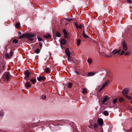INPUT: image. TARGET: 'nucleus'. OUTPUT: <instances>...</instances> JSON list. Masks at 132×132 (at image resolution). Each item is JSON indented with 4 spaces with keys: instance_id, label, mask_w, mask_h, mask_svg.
I'll return each instance as SVG.
<instances>
[{
    "instance_id": "nucleus-1",
    "label": "nucleus",
    "mask_w": 132,
    "mask_h": 132,
    "mask_svg": "<svg viewBox=\"0 0 132 132\" xmlns=\"http://www.w3.org/2000/svg\"><path fill=\"white\" fill-rule=\"evenodd\" d=\"M10 75L8 73H5L3 74L1 81H9L10 78Z\"/></svg>"
},
{
    "instance_id": "nucleus-2",
    "label": "nucleus",
    "mask_w": 132,
    "mask_h": 132,
    "mask_svg": "<svg viewBox=\"0 0 132 132\" xmlns=\"http://www.w3.org/2000/svg\"><path fill=\"white\" fill-rule=\"evenodd\" d=\"M30 74V72H29L27 70H26L24 71V74L25 75V76L24 77V79L28 80L29 79V77Z\"/></svg>"
},
{
    "instance_id": "nucleus-3",
    "label": "nucleus",
    "mask_w": 132,
    "mask_h": 132,
    "mask_svg": "<svg viewBox=\"0 0 132 132\" xmlns=\"http://www.w3.org/2000/svg\"><path fill=\"white\" fill-rule=\"evenodd\" d=\"M122 46L123 47V49L127 51L128 49V47L127 44L125 41H123L122 43Z\"/></svg>"
},
{
    "instance_id": "nucleus-4",
    "label": "nucleus",
    "mask_w": 132,
    "mask_h": 132,
    "mask_svg": "<svg viewBox=\"0 0 132 132\" xmlns=\"http://www.w3.org/2000/svg\"><path fill=\"white\" fill-rule=\"evenodd\" d=\"M129 90L127 88L123 89L122 91V93L123 95L126 97L128 95V93Z\"/></svg>"
},
{
    "instance_id": "nucleus-5",
    "label": "nucleus",
    "mask_w": 132,
    "mask_h": 132,
    "mask_svg": "<svg viewBox=\"0 0 132 132\" xmlns=\"http://www.w3.org/2000/svg\"><path fill=\"white\" fill-rule=\"evenodd\" d=\"M63 31L64 34V37L68 39L69 38V34L67 32L66 29H63Z\"/></svg>"
},
{
    "instance_id": "nucleus-6",
    "label": "nucleus",
    "mask_w": 132,
    "mask_h": 132,
    "mask_svg": "<svg viewBox=\"0 0 132 132\" xmlns=\"http://www.w3.org/2000/svg\"><path fill=\"white\" fill-rule=\"evenodd\" d=\"M98 122L99 125L101 126H102L103 123V120L101 118H99L98 120Z\"/></svg>"
},
{
    "instance_id": "nucleus-7",
    "label": "nucleus",
    "mask_w": 132,
    "mask_h": 132,
    "mask_svg": "<svg viewBox=\"0 0 132 132\" xmlns=\"http://www.w3.org/2000/svg\"><path fill=\"white\" fill-rule=\"evenodd\" d=\"M65 52L68 57H70V53L69 51V48H67L65 49Z\"/></svg>"
},
{
    "instance_id": "nucleus-8",
    "label": "nucleus",
    "mask_w": 132,
    "mask_h": 132,
    "mask_svg": "<svg viewBox=\"0 0 132 132\" xmlns=\"http://www.w3.org/2000/svg\"><path fill=\"white\" fill-rule=\"evenodd\" d=\"M35 35L34 34H26V37L28 39L34 37Z\"/></svg>"
},
{
    "instance_id": "nucleus-9",
    "label": "nucleus",
    "mask_w": 132,
    "mask_h": 132,
    "mask_svg": "<svg viewBox=\"0 0 132 132\" xmlns=\"http://www.w3.org/2000/svg\"><path fill=\"white\" fill-rule=\"evenodd\" d=\"M75 25L76 27L77 28H79L80 29H81L82 27V25L80 24L79 25H78L76 22H75Z\"/></svg>"
},
{
    "instance_id": "nucleus-10",
    "label": "nucleus",
    "mask_w": 132,
    "mask_h": 132,
    "mask_svg": "<svg viewBox=\"0 0 132 132\" xmlns=\"http://www.w3.org/2000/svg\"><path fill=\"white\" fill-rule=\"evenodd\" d=\"M67 20H65V19L63 18L61 19L60 21V24L61 25H63L65 23V22Z\"/></svg>"
},
{
    "instance_id": "nucleus-11",
    "label": "nucleus",
    "mask_w": 132,
    "mask_h": 132,
    "mask_svg": "<svg viewBox=\"0 0 132 132\" xmlns=\"http://www.w3.org/2000/svg\"><path fill=\"white\" fill-rule=\"evenodd\" d=\"M64 123V121L63 120H58V125H61Z\"/></svg>"
},
{
    "instance_id": "nucleus-12",
    "label": "nucleus",
    "mask_w": 132,
    "mask_h": 132,
    "mask_svg": "<svg viewBox=\"0 0 132 132\" xmlns=\"http://www.w3.org/2000/svg\"><path fill=\"white\" fill-rule=\"evenodd\" d=\"M44 37L46 38H51V36L50 34H48L44 35Z\"/></svg>"
},
{
    "instance_id": "nucleus-13",
    "label": "nucleus",
    "mask_w": 132,
    "mask_h": 132,
    "mask_svg": "<svg viewBox=\"0 0 132 132\" xmlns=\"http://www.w3.org/2000/svg\"><path fill=\"white\" fill-rule=\"evenodd\" d=\"M112 53L113 55H118L117 50L115 49L112 52Z\"/></svg>"
},
{
    "instance_id": "nucleus-14",
    "label": "nucleus",
    "mask_w": 132,
    "mask_h": 132,
    "mask_svg": "<svg viewBox=\"0 0 132 132\" xmlns=\"http://www.w3.org/2000/svg\"><path fill=\"white\" fill-rule=\"evenodd\" d=\"M66 41L65 39H62L60 40V43L62 45H64L66 44Z\"/></svg>"
},
{
    "instance_id": "nucleus-15",
    "label": "nucleus",
    "mask_w": 132,
    "mask_h": 132,
    "mask_svg": "<svg viewBox=\"0 0 132 132\" xmlns=\"http://www.w3.org/2000/svg\"><path fill=\"white\" fill-rule=\"evenodd\" d=\"M85 31L84 30L82 32V36L84 37L85 38H88V37L87 35L85 34Z\"/></svg>"
},
{
    "instance_id": "nucleus-16",
    "label": "nucleus",
    "mask_w": 132,
    "mask_h": 132,
    "mask_svg": "<svg viewBox=\"0 0 132 132\" xmlns=\"http://www.w3.org/2000/svg\"><path fill=\"white\" fill-rule=\"evenodd\" d=\"M44 71L45 72L48 73H50V69L48 68H46L44 70Z\"/></svg>"
},
{
    "instance_id": "nucleus-17",
    "label": "nucleus",
    "mask_w": 132,
    "mask_h": 132,
    "mask_svg": "<svg viewBox=\"0 0 132 132\" xmlns=\"http://www.w3.org/2000/svg\"><path fill=\"white\" fill-rule=\"evenodd\" d=\"M108 97H106L104 98L102 101V103H104L108 101Z\"/></svg>"
},
{
    "instance_id": "nucleus-18",
    "label": "nucleus",
    "mask_w": 132,
    "mask_h": 132,
    "mask_svg": "<svg viewBox=\"0 0 132 132\" xmlns=\"http://www.w3.org/2000/svg\"><path fill=\"white\" fill-rule=\"evenodd\" d=\"M94 75V73L91 72L88 73L87 76H90Z\"/></svg>"
},
{
    "instance_id": "nucleus-19",
    "label": "nucleus",
    "mask_w": 132,
    "mask_h": 132,
    "mask_svg": "<svg viewBox=\"0 0 132 132\" xmlns=\"http://www.w3.org/2000/svg\"><path fill=\"white\" fill-rule=\"evenodd\" d=\"M25 37H26V34H24L19 37V39L23 38Z\"/></svg>"
},
{
    "instance_id": "nucleus-20",
    "label": "nucleus",
    "mask_w": 132,
    "mask_h": 132,
    "mask_svg": "<svg viewBox=\"0 0 132 132\" xmlns=\"http://www.w3.org/2000/svg\"><path fill=\"white\" fill-rule=\"evenodd\" d=\"M103 114L105 116H108L109 115V113L107 111L105 110L103 111Z\"/></svg>"
},
{
    "instance_id": "nucleus-21",
    "label": "nucleus",
    "mask_w": 132,
    "mask_h": 132,
    "mask_svg": "<svg viewBox=\"0 0 132 132\" xmlns=\"http://www.w3.org/2000/svg\"><path fill=\"white\" fill-rule=\"evenodd\" d=\"M26 87H31V86L30 85L29 82H27L26 84Z\"/></svg>"
},
{
    "instance_id": "nucleus-22",
    "label": "nucleus",
    "mask_w": 132,
    "mask_h": 132,
    "mask_svg": "<svg viewBox=\"0 0 132 132\" xmlns=\"http://www.w3.org/2000/svg\"><path fill=\"white\" fill-rule=\"evenodd\" d=\"M30 81L32 82V84H34L35 83L36 81V79H31L30 80Z\"/></svg>"
},
{
    "instance_id": "nucleus-23",
    "label": "nucleus",
    "mask_w": 132,
    "mask_h": 132,
    "mask_svg": "<svg viewBox=\"0 0 132 132\" xmlns=\"http://www.w3.org/2000/svg\"><path fill=\"white\" fill-rule=\"evenodd\" d=\"M105 87L104 86V85H103L100 88V89L98 90V92H101L103 89V88H104Z\"/></svg>"
},
{
    "instance_id": "nucleus-24",
    "label": "nucleus",
    "mask_w": 132,
    "mask_h": 132,
    "mask_svg": "<svg viewBox=\"0 0 132 132\" xmlns=\"http://www.w3.org/2000/svg\"><path fill=\"white\" fill-rule=\"evenodd\" d=\"M37 79L38 81H40L42 80L43 78L42 77L39 76L37 78Z\"/></svg>"
},
{
    "instance_id": "nucleus-25",
    "label": "nucleus",
    "mask_w": 132,
    "mask_h": 132,
    "mask_svg": "<svg viewBox=\"0 0 132 132\" xmlns=\"http://www.w3.org/2000/svg\"><path fill=\"white\" fill-rule=\"evenodd\" d=\"M4 114V112L1 110L0 111V117H2L3 116Z\"/></svg>"
},
{
    "instance_id": "nucleus-26",
    "label": "nucleus",
    "mask_w": 132,
    "mask_h": 132,
    "mask_svg": "<svg viewBox=\"0 0 132 132\" xmlns=\"http://www.w3.org/2000/svg\"><path fill=\"white\" fill-rule=\"evenodd\" d=\"M34 51L36 53L38 54L40 52V50L39 48H37L36 50H35Z\"/></svg>"
},
{
    "instance_id": "nucleus-27",
    "label": "nucleus",
    "mask_w": 132,
    "mask_h": 132,
    "mask_svg": "<svg viewBox=\"0 0 132 132\" xmlns=\"http://www.w3.org/2000/svg\"><path fill=\"white\" fill-rule=\"evenodd\" d=\"M119 101L120 102H123L125 101L124 99L122 97H120L119 100Z\"/></svg>"
},
{
    "instance_id": "nucleus-28",
    "label": "nucleus",
    "mask_w": 132,
    "mask_h": 132,
    "mask_svg": "<svg viewBox=\"0 0 132 132\" xmlns=\"http://www.w3.org/2000/svg\"><path fill=\"white\" fill-rule=\"evenodd\" d=\"M117 100V98L114 99L113 101L112 104H115L116 103H118Z\"/></svg>"
},
{
    "instance_id": "nucleus-29",
    "label": "nucleus",
    "mask_w": 132,
    "mask_h": 132,
    "mask_svg": "<svg viewBox=\"0 0 132 132\" xmlns=\"http://www.w3.org/2000/svg\"><path fill=\"white\" fill-rule=\"evenodd\" d=\"M93 126L95 129H96L98 128V125L96 123L94 124Z\"/></svg>"
},
{
    "instance_id": "nucleus-30",
    "label": "nucleus",
    "mask_w": 132,
    "mask_h": 132,
    "mask_svg": "<svg viewBox=\"0 0 132 132\" xmlns=\"http://www.w3.org/2000/svg\"><path fill=\"white\" fill-rule=\"evenodd\" d=\"M110 81L109 80H107L105 82V84L103 85L105 87L109 83Z\"/></svg>"
},
{
    "instance_id": "nucleus-31",
    "label": "nucleus",
    "mask_w": 132,
    "mask_h": 132,
    "mask_svg": "<svg viewBox=\"0 0 132 132\" xmlns=\"http://www.w3.org/2000/svg\"><path fill=\"white\" fill-rule=\"evenodd\" d=\"M130 51H128L125 53V55L126 56H128L130 55Z\"/></svg>"
},
{
    "instance_id": "nucleus-32",
    "label": "nucleus",
    "mask_w": 132,
    "mask_h": 132,
    "mask_svg": "<svg viewBox=\"0 0 132 132\" xmlns=\"http://www.w3.org/2000/svg\"><path fill=\"white\" fill-rule=\"evenodd\" d=\"M68 87L69 88H70L72 87V84L71 83L69 82L68 83Z\"/></svg>"
},
{
    "instance_id": "nucleus-33",
    "label": "nucleus",
    "mask_w": 132,
    "mask_h": 132,
    "mask_svg": "<svg viewBox=\"0 0 132 132\" xmlns=\"http://www.w3.org/2000/svg\"><path fill=\"white\" fill-rule=\"evenodd\" d=\"M41 98L43 99V100H45V99L46 98V96L43 95H42L41 96Z\"/></svg>"
},
{
    "instance_id": "nucleus-34",
    "label": "nucleus",
    "mask_w": 132,
    "mask_h": 132,
    "mask_svg": "<svg viewBox=\"0 0 132 132\" xmlns=\"http://www.w3.org/2000/svg\"><path fill=\"white\" fill-rule=\"evenodd\" d=\"M81 41V40L80 39H78L77 40V46H79L80 44V42Z\"/></svg>"
},
{
    "instance_id": "nucleus-35",
    "label": "nucleus",
    "mask_w": 132,
    "mask_h": 132,
    "mask_svg": "<svg viewBox=\"0 0 132 132\" xmlns=\"http://www.w3.org/2000/svg\"><path fill=\"white\" fill-rule=\"evenodd\" d=\"M125 50H123L121 51V52L120 53V55H122L123 54L125 55Z\"/></svg>"
},
{
    "instance_id": "nucleus-36",
    "label": "nucleus",
    "mask_w": 132,
    "mask_h": 132,
    "mask_svg": "<svg viewBox=\"0 0 132 132\" xmlns=\"http://www.w3.org/2000/svg\"><path fill=\"white\" fill-rule=\"evenodd\" d=\"M20 24L19 23H16V27L17 28H19L20 27Z\"/></svg>"
},
{
    "instance_id": "nucleus-37",
    "label": "nucleus",
    "mask_w": 132,
    "mask_h": 132,
    "mask_svg": "<svg viewBox=\"0 0 132 132\" xmlns=\"http://www.w3.org/2000/svg\"><path fill=\"white\" fill-rule=\"evenodd\" d=\"M87 61L88 63H89L90 64H91L92 62V61L91 59H88L87 60Z\"/></svg>"
},
{
    "instance_id": "nucleus-38",
    "label": "nucleus",
    "mask_w": 132,
    "mask_h": 132,
    "mask_svg": "<svg viewBox=\"0 0 132 132\" xmlns=\"http://www.w3.org/2000/svg\"><path fill=\"white\" fill-rule=\"evenodd\" d=\"M82 93L83 94L86 93H87L86 89V88L84 89H83V91L82 92Z\"/></svg>"
},
{
    "instance_id": "nucleus-39",
    "label": "nucleus",
    "mask_w": 132,
    "mask_h": 132,
    "mask_svg": "<svg viewBox=\"0 0 132 132\" xmlns=\"http://www.w3.org/2000/svg\"><path fill=\"white\" fill-rule=\"evenodd\" d=\"M5 56L6 57L8 58H10L11 57L10 56V55L9 54L6 53L5 54Z\"/></svg>"
},
{
    "instance_id": "nucleus-40",
    "label": "nucleus",
    "mask_w": 132,
    "mask_h": 132,
    "mask_svg": "<svg viewBox=\"0 0 132 132\" xmlns=\"http://www.w3.org/2000/svg\"><path fill=\"white\" fill-rule=\"evenodd\" d=\"M126 97L129 100H130L132 99V97L130 96L127 95Z\"/></svg>"
},
{
    "instance_id": "nucleus-41",
    "label": "nucleus",
    "mask_w": 132,
    "mask_h": 132,
    "mask_svg": "<svg viewBox=\"0 0 132 132\" xmlns=\"http://www.w3.org/2000/svg\"><path fill=\"white\" fill-rule=\"evenodd\" d=\"M13 42L16 44L18 43V41L17 39H14L13 40Z\"/></svg>"
},
{
    "instance_id": "nucleus-42",
    "label": "nucleus",
    "mask_w": 132,
    "mask_h": 132,
    "mask_svg": "<svg viewBox=\"0 0 132 132\" xmlns=\"http://www.w3.org/2000/svg\"><path fill=\"white\" fill-rule=\"evenodd\" d=\"M126 131L127 132H132V128H130V130H127Z\"/></svg>"
},
{
    "instance_id": "nucleus-43",
    "label": "nucleus",
    "mask_w": 132,
    "mask_h": 132,
    "mask_svg": "<svg viewBox=\"0 0 132 132\" xmlns=\"http://www.w3.org/2000/svg\"><path fill=\"white\" fill-rule=\"evenodd\" d=\"M39 47L40 48H41L42 47V44L40 43H39Z\"/></svg>"
},
{
    "instance_id": "nucleus-44",
    "label": "nucleus",
    "mask_w": 132,
    "mask_h": 132,
    "mask_svg": "<svg viewBox=\"0 0 132 132\" xmlns=\"http://www.w3.org/2000/svg\"><path fill=\"white\" fill-rule=\"evenodd\" d=\"M38 39L39 41V42L43 41V39L40 37H38Z\"/></svg>"
},
{
    "instance_id": "nucleus-45",
    "label": "nucleus",
    "mask_w": 132,
    "mask_h": 132,
    "mask_svg": "<svg viewBox=\"0 0 132 132\" xmlns=\"http://www.w3.org/2000/svg\"><path fill=\"white\" fill-rule=\"evenodd\" d=\"M128 2L130 4H131L132 3V1L131 0H127Z\"/></svg>"
},
{
    "instance_id": "nucleus-46",
    "label": "nucleus",
    "mask_w": 132,
    "mask_h": 132,
    "mask_svg": "<svg viewBox=\"0 0 132 132\" xmlns=\"http://www.w3.org/2000/svg\"><path fill=\"white\" fill-rule=\"evenodd\" d=\"M13 54V53L12 52H10V54H9L10 55V56L11 57L12 56Z\"/></svg>"
},
{
    "instance_id": "nucleus-47",
    "label": "nucleus",
    "mask_w": 132,
    "mask_h": 132,
    "mask_svg": "<svg viewBox=\"0 0 132 132\" xmlns=\"http://www.w3.org/2000/svg\"><path fill=\"white\" fill-rule=\"evenodd\" d=\"M121 51V50H118V51H117L118 53V54H120V52Z\"/></svg>"
},
{
    "instance_id": "nucleus-48",
    "label": "nucleus",
    "mask_w": 132,
    "mask_h": 132,
    "mask_svg": "<svg viewBox=\"0 0 132 132\" xmlns=\"http://www.w3.org/2000/svg\"><path fill=\"white\" fill-rule=\"evenodd\" d=\"M105 70V69H104V68H102L101 69V71H104Z\"/></svg>"
},
{
    "instance_id": "nucleus-49",
    "label": "nucleus",
    "mask_w": 132,
    "mask_h": 132,
    "mask_svg": "<svg viewBox=\"0 0 132 132\" xmlns=\"http://www.w3.org/2000/svg\"><path fill=\"white\" fill-rule=\"evenodd\" d=\"M61 36V35L60 33L58 32V37H60Z\"/></svg>"
},
{
    "instance_id": "nucleus-50",
    "label": "nucleus",
    "mask_w": 132,
    "mask_h": 132,
    "mask_svg": "<svg viewBox=\"0 0 132 132\" xmlns=\"http://www.w3.org/2000/svg\"><path fill=\"white\" fill-rule=\"evenodd\" d=\"M19 35H21V32L20 31H19L18 32Z\"/></svg>"
},
{
    "instance_id": "nucleus-51",
    "label": "nucleus",
    "mask_w": 132,
    "mask_h": 132,
    "mask_svg": "<svg viewBox=\"0 0 132 132\" xmlns=\"http://www.w3.org/2000/svg\"><path fill=\"white\" fill-rule=\"evenodd\" d=\"M72 20V19H68V20L69 21H71Z\"/></svg>"
},
{
    "instance_id": "nucleus-52",
    "label": "nucleus",
    "mask_w": 132,
    "mask_h": 132,
    "mask_svg": "<svg viewBox=\"0 0 132 132\" xmlns=\"http://www.w3.org/2000/svg\"><path fill=\"white\" fill-rule=\"evenodd\" d=\"M29 39L30 40H31V41L32 40H33V39L32 38H30Z\"/></svg>"
},
{
    "instance_id": "nucleus-53",
    "label": "nucleus",
    "mask_w": 132,
    "mask_h": 132,
    "mask_svg": "<svg viewBox=\"0 0 132 132\" xmlns=\"http://www.w3.org/2000/svg\"><path fill=\"white\" fill-rule=\"evenodd\" d=\"M43 79L42 80H44L45 79V77H42Z\"/></svg>"
},
{
    "instance_id": "nucleus-54",
    "label": "nucleus",
    "mask_w": 132,
    "mask_h": 132,
    "mask_svg": "<svg viewBox=\"0 0 132 132\" xmlns=\"http://www.w3.org/2000/svg\"><path fill=\"white\" fill-rule=\"evenodd\" d=\"M56 35L57 37H58V33L57 32H56Z\"/></svg>"
},
{
    "instance_id": "nucleus-55",
    "label": "nucleus",
    "mask_w": 132,
    "mask_h": 132,
    "mask_svg": "<svg viewBox=\"0 0 132 132\" xmlns=\"http://www.w3.org/2000/svg\"><path fill=\"white\" fill-rule=\"evenodd\" d=\"M93 126V125H90V126L89 127L90 128H92V126Z\"/></svg>"
},
{
    "instance_id": "nucleus-56",
    "label": "nucleus",
    "mask_w": 132,
    "mask_h": 132,
    "mask_svg": "<svg viewBox=\"0 0 132 132\" xmlns=\"http://www.w3.org/2000/svg\"><path fill=\"white\" fill-rule=\"evenodd\" d=\"M130 110L131 112H132V108H130Z\"/></svg>"
},
{
    "instance_id": "nucleus-57",
    "label": "nucleus",
    "mask_w": 132,
    "mask_h": 132,
    "mask_svg": "<svg viewBox=\"0 0 132 132\" xmlns=\"http://www.w3.org/2000/svg\"><path fill=\"white\" fill-rule=\"evenodd\" d=\"M61 129V127H58V130H60V129Z\"/></svg>"
},
{
    "instance_id": "nucleus-58",
    "label": "nucleus",
    "mask_w": 132,
    "mask_h": 132,
    "mask_svg": "<svg viewBox=\"0 0 132 132\" xmlns=\"http://www.w3.org/2000/svg\"><path fill=\"white\" fill-rule=\"evenodd\" d=\"M70 57H68V61H69V60H70Z\"/></svg>"
},
{
    "instance_id": "nucleus-59",
    "label": "nucleus",
    "mask_w": 132,
    "mask_h": 132,
    "mask_svg": "<svg viewBox=\"0 0 132 132\" xmlns=\"http://www.w3.org/2000/svg\"><path fill=\"white\" fill-rule=\"evenodd\" d=\"M68 24V23L67 22V23H65V24L66 25H67V24Z\"/></svg>"
},
{
    "instance_id": "nucleus-60",
    "label": "nucleus",
    "mask_w": 132,
    "mask_h": 132,
    "mask_svg": "<svg viewBox=\"0 0 132 132\" xmlns=\"http://www.w3.org/2000/svg\"><path fill=\"white\" fill-rule=\"evenodd\" d=\"M4 67H5L4 65H3V68H4Z\"/></svg>"
},
{
    "instance_id": "nucleus-61",
    "label": "nucleus",
    "mask_w": 132,
    "mask_h": 132,
    "mask_svg": "<svg viewBox=\"0 0 132 132\" xmlns=\"http://www.w3.org/2000/svg\"><path fill=\"white\" fill-rule=\"evenodd\" d=\"M130 102L132 104V100Z\"/></svg>"
},
{
    "instance_id": "nucleus-62",
    "label": "nucleus",
    "mask_w": 132,
    "mask_h": 132,
    "mask_svg": "<svg viewBox=\"0 0 132 132\" xmlns=\"http://www.w3.org/2000/svg\"><path fill=\"white\" fill-rule=\"evenodd\" d=\"M77 72V73L78 74H79V73H78V72Z\"/></svg>"
},
{
    "instance_id": "nucleus-63",
    "label": "nucleus",
    "mask_w": 132,
    "mask_h": 132,
    "mask_svg": "<svg viewBox=\"0 0 132 132\" xmlns=\"http://www.w3.org/2000/svg\"><path fill=\"white\" fill-rule=\"evenodd\" d=\"M56 38H54V39L55 40V41H56Z\"/></svg>"
},
{
    "instance_id": "nucleus-64",
    "label": "nucleus",
    "mask_w": 132,
    "mask_h": 132,
    "mask_svg": "<svg viewBox=\"0 0 132 132\" xmlns=\"http://www.w3.org/2000/svg\"><path fill=\"white\" fill-rule=\"evenodd\" d=\"M101 132H103V131H101Z\"/></svg>"
}]
</instances>
